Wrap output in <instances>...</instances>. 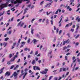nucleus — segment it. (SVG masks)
I'll return each mask as SVG.
<instances>
[{
  "instance_id": "1",
  "label": "nucleus",
  "mask_w": 80,
  "mask_h": 80,
  "mask_svg": "<svg viewBox=\"0 0 80 80\" xmlns=\"http://www.w3.org/2000/svg\"><path fill=\"white\" fill-rule=\"evenodd\" d=\"M13 75L14 78V79H17V76H18V72L17 73V72H14L13 73Z\"/></svg>"
},
{
  "instance_id": "2",
  "label": "nucleus",
  "mask_w": 80,
  "mask_h": 80,
  "mask_svg": "<svg viewBox=\"0 0 80 80\" xmlns=\"http://www.w3.org/2000/svg\"><path fill=\"white\" fill-rule=\"evenodd\" d=\"M48 69H45L44 70V71H42V72H40L42 74H46L47 72H48Z\"/></svg>"
},
{
  "instance_id": "3",
  "label": "nucleus",
  "mask_w": 80,
  "mask_h": 80,
  "mask_svg": "<svg viewBox=\"0 0 80 80\" xmlns=\"http://www.w3.org/2000/svg\"><path fill=\"white\" fill-rule=\"evenodd\" d=\"M1 6V8L0 9V10H2L3 8L5 7H7V5L5 4H2Z\"/></svg>"
},
{
  "instance_id": "4",
  "label": "nucleus",
  "mask_w": 80,
  "mask_h": 80,
  "mask_svg": "<svg viewBox=\"0 0 80 80\" xmlns=\"http://www.w3.org/2000/svg\"><path fill=\"white\" fill-rule=\"evenodd\" d=\"M23 25H24V23L22 22V21H21L18 24L17 26L18 27V26H20V25L21 27H22Z\"/></svg>"
},
{
  "instance_id": "5",
  "label": "nucleus",
  "mask_w": 80,
  "mask_h": 80,
  "mask_svg": "<svg viewBox=\"0 0 80 80\" xmlns=\"http://www.w3.org/2000/svg\"><path fill=\"white\" fill-rule=\"evenodd\" d=\"M36 68V70H40V68H39L38 66H33V69L34 70H36V69H35Z\"/></svg>"
},
{
  "instance_id": "6",
  "label": "nucleus",
  "mask_w": 80,
  "mask_h": 80,
  "mask_svg": "<svg viewBox=\"0 0 80 80\" xmlns=\"http://www.w3.org/2000/svg\"><path fill=\"white\" fill-rule=\"evenodd\" d=\"M35 36H36V37H38V38H39V39H41L40 36V35H39V34L37 33L36 34H35Z\"/></svg>"
},
{
  "instance_id": "7",
  "label": "nucleus",
  "mask_w": 80,
  "mask_h": 80,
  "mask_svg": "<svg viewBox=\"0 0 80 80\" xmlns=\"http://www.w3.org/2000/svg\"><path fill=\"white\" fill-rule=\"evenodd\" d=\"M27 10H28V8H26L24 9V12L23 15L27 13Z\"/></svg>"
},
{
  "instance_id": "8",
  "label": "nucleus",
  "mask_w": 80,
  "mask_h": 80,
  "mask_svg": "<svg viewBox=\"0 0 80 80\" xmlns=\"http://www.w3.org/2000/svg\"><path fill=\"white\" fill-rule=\"evenodd\" d=\"M62 18L60 19V21H59L58 23H59V27H61V25H62V24H61V22H62Z\"/></svg>"
},
{
  "instance_id": "9",
  "label": "nucleus",
  "mask_w": 80,
  "mask_h": 80,
  "mask_svg": "<svg viewBox=\"0 0 80 80\" xmlns=\"http://www.w3.org/2000/svg\"><path fill=\"white\" fill-rule=\"evenodd\" d=\"M32 64V65H35L36 63V61H35V60H33L31 62Z\"/></svg>"
},
{
  "instance_id": "10",
  "label": "nucleus",
  "mask_w": 80,
  "mask_h": 80,
  "mask_svg": "<svg viewBox=\"0 0 80 80\" xmlns=\"http://www.w3.org/2000/svg\"><path fill=\"white\" fill-rule=\"evenodd\" d=\"M32 41L33 42V43L34 45H35V43H37V40L35 39H34L32 40Z\"/></svg>"
},
{
  "instance_id": "11",
  "label": "nucleus",
  "mask_w": 80,
  "mask_h": 80,
  "mask_svg": "<svg viewBox=\"0 0 80 80\" xmlns=\"http://www.w3.org/2000/svg\"><path fill=\"white\" fill-rule=\"evenodd\" d=\"M5 68L3 67V68H1L0 70V74H1L3 73V70H4Z\"/></svg>"
},
{
  "instance_id": "12",
  "label": "nucleus",
  "mask_w": 80,
  "mask_h": 80,
  "mask_svg": "<svg viewBox=\"0 0 80 80\" xmlns=\"http://www.w3.org/2000/svg\"><path fill=\"white\" fill-rule=\"evenodd\" d=\"M7 75H8V76H9V75H10V73H9L8 72H7L5 73V76H7Z\"/></svg>"
},
{
  "instance_id": "13",
  "label": "nucleus",
  "mask_w": 80,
  "mask_h": 80,
  "mask_svg": "<svg viewBox=\"0 0 80 80\" xmlns=\"http://www.w3.org/2000/svg\"><path fill=\"white\" fill-rule=\"evenodd\" d=\"M80 25V24L78 23L76 25V27H77V28H76V30H78V28H79V25Z\"/></svg>"
},
{
  "instance_id": "14",
  "label": "nucleus",
  "mask_w": 80,
  "mask_h": 80,
  "mask_svg": "<svg viewBox=\"0 0 80 80\" xmlns=\"http://www.w3.org/2000/svg\"><path fill=\"white\" fill-rule=\"evenodd\" d=\"M51 5V3H49L47 5H46L45 6V7H50V5Z\"/></svg>"
},
{
  "instance_id": "15",
  "label": "nucleus",
  "mask_w": 80,
  "mask_h": 80,
  "mask_svg": "<svg viewBox=\"0 0 80 80\" xmlns=\"http://www.w3.org/2000/svg\"><path fill=\"white\" fill-rule=\"evenodd\" d=\"M68 21H69L68 18V17H67V19H65L64 20V22H68Z\"/></svg>"
},
{
  "instance_id": "16",
  "label": "nucleus",
  "mask_w": 80,
  "mask_h": 80,
  "mask_svg": "<svg viewBox=\"0 0 80 80\" xmlns=\"http://www.w3.org/2000/svg\"><path fill=\"white\" fill-rule=\"evenodd\" d=\"M33 31H34V29H32V28L31 32L32 35H33Z\"/></svg>"
},
{
  "instance_id": "17",
  "label": "nucleus",
  "mask_w": 80,
  "mask_h": 80,
  "mask_svg": "<svg viewBox=\"0 0 80 80\" xmlns=\"http://www.w3.org/2000/svg\"><path fill=\"white\" fill-rule=\"evenodd\" d=\"M53 42H56V37L54 38V39L52 40Z\"/></svg>"
},
{
  "instance_id": "18",
  "label": "nucleus",
  "mask_w": 80,
  "mask_h": 80,
  "mask_svg": "<svg viewBox=\"0 0 80 80\" xmlns=\"http://www.w3.org/2000/svg\"><path fill=\"white\" fill-rule=\"evenodd\" d=\"M27 72H25V74L23 76L22 79H24V78L25 77V76H26V75H27Z\"/></svg>"
},
{
  "instance_id": "19",
  "label": "nucleus",
  "mask_w": 80,
  "mask_h": 80,
  "mask_svg": "<svg viewBox=\"0 0 80 80\" xmlns=\"http://www.w3.org/2000/svg\"><path fill=\"white\" fill-rule=\"evenodd\" d=\"M7 33H8L9 35H10L11 33H12V31H9L8 32H7Z\"/></svg>"
},
{
  "instance_id": "20",
  "label": "nucleus",
  "mask_w": 80,
  "mask_h": 80,
  "mask_svg": "<svg viewBox=\"0 0 80 80\" xmlns=\"http://www.w3.org/2000/svg\"><path fill=\"white\" fill-rule=\"evenodd\" d=\"M27 42L28 43H30V38H28V40L27 41Z\"/></svg>"
},
{
  "instance_id": "21",
  "label": "nucleus",
  "mask_w": 80,
  "mask_h": 80,
  "mask_svg": "<svg viewBox=\"0 0 80 80\" xmlns=\"http://www.w3.org/2000/svg\"><path fill=\"white\" fill-rule=\"evenodd\" d=\"M15 67V66L14 65H12V66L11 67V68H10V69L11 70H12V69H13V68L14 67Z\"/></svg>"
},
{
  "instance_id": "22",
  "label": "nucleus",
  "mask_w": 80,
  "mask_h": 80,
  "mask_svg": "<svg viewBox=\"0 0 80 80\" xmlns=\"http://www.w3.org/2000/svg\"><path fill=\"white\" fill-rule=\"evenodd\" d=\"M80 36V35L79 34H78L75 38L76 39H77L79 37V36Z\"/></svg>"
},
{
  "instance_id": "23",
  "label": "nucleus",
  "mask_w": 80,
  "mask_h": 80,
  "mask_svg": "<svg viewBox=\"0 0 80 80\" xmlns=\"http://www.w3.org/2000/svg\"><path fill=\"white\" fill-rule=\"evenodd\" d=\"M46 1H49V2H50L51 3H53V1H52V0H46Z\"/></svg>"
},
{
  "instance_id": "24",
  "label": "nucleus",
  "mask_w": 80,
  "mask_h": 80,
  "mask_svg": "<svg viewBox=\"0 0 80 80\" xmlns=\"http://www.w3.org/2000/svg\"><path fill=\"white\" fill-rule=\"evenodd\" d=\"M35 20V18L32 19L31 20V23H33V21H34V20Z\"/></svg>"
},
{
  "instance_id": "25",
  "label": "nucleus",
  "mask_w": 80,
  "mask_h": 80,
  "mask_svg": "<svg viewBox=\"0 0 80 80\" xmlns=\"http://www.w3.org/2000/svg\"><path fill=\"white\" fill-rule=\"evenodd\" d=\"M59 10V9H58V10H57V11H56V12L55 13V14H58V10Z\"/></svg>"
},
{
  "instance_id": "26",
  "label": "nucleus",
  "mask_w": 80,
  "mask_h": 80,
  "mask_svg": "<svg viewBox=\"0 0 80 80\" xmlns=\"http://www.w3.org/2000/svg\"><path fill=\"white\" fill-rule=\"evenodd\" d=\"M52 78H53V76H51L50 77H49V78L48 80H51V79H52Z\"/></svg>"
},
{
  "instance_id": "27",
  "label": "nucleus",
  "mask_w": 80,
  "mask_h": 80,
  "mask_svg": "<svg viewBox=\"0 0 80 80\" xmlns=\"http://www.w3.org/2000/svg\"><path fill=\"white\" fill-rule=\"evenodd\" d=\"M46 23L47 24H48V23H49L48 19H46Z\"/></svg>"
},
{
  "instance_id": "28",
  "label": "nucleus",
  "mask_w": 80,
  "mask_h": 80,
  "mask_svg": "<svg viewBox=\"0 0 80 80\" xmlns=\"http://www.w3.org/2000/svg\"><path fill=\"white\" fill-rule=\"evenodd\" d=\"M20 41H21V39H19L18 44H20Z\"/></svg>"
},
{
  "instance_id": "29",
  "label": "nucleus",
  "mask_w": 80,
  "mask_h": 80,
  "mask_svg": "<svg viewBox=\"0 0 80 80\" xmlns=\"http://www.w3.org/2000/svg\"><path fill=\"white\" fill-rule=\"evenodd\" d=\"M9 39V38H5V41H7Z\"/></svg>"
},
{
  "instance_id": "30",
  "label": "nucleus",
  "mask_w": 80,
  "mask_h": 80,
  "mask_svg": "<svg viewBox=\"0 0 80 80\" xmlns=\"http://www.w3.org/2000/svg\"><path fill=\"white\" fill-rule=\"evenodd\" d=\"M62 71H63V72H65L66 71V68H63Z\"/></svg>"
},
{
  "instance_id": "31",
  "label": "nucleus",
  "mask_w": 80,
  "mask_h": 80,
  "mask_svg": "<svg viewBox=\"0 0 80 80\" xmlns=\"http://www.w3.org/2000/svg\"><path fill=\"white\" fill-rule=\"evenodd\" d=\"M54 80H58V78L57 77H55L54 78Z\"/></svg>"
},
{
  "instance_id": "32",
  "label": "nucleus",
  "mask_w": 80,
  "mask_h": 80,
  "mask_svg": "<svg viewBox=\"0 0 80 80\" xmlns=\"http://www.w3.org/2000/svg\"><path fill=\"white\" fill-rule=\"evenodd\" d=\"M34 7H35V6H34V5H32L31 6V8L32 9V8H34Z\"/></svg>"
},
{
  "instance_id": "33",
  "label": "nucleus",
  "mask_w": 80,
  "mask_h": 80,
  "mask_svg": "<svg viewBox=\"0 0 80 80\" xmlns=\"http://www.w3.org/2000/svg\"><path fill=\"white\" fill-rule=\"evenodd\" d=\"M25 42H21L22 44H23V45H25Z\"/></svg>"
},
{
  "instance_id": "34",
  "label": "nucleus",
  "mask_w": 80,
  "mask_h": 80,
  "mask_svg": "<svg viewBox=\"0 0 80 80\" xmlns=\"http://www.w3.org/2000/svg\"><path fill=\"white\" fill-rule=\"evenodd\" d=\"M4 47H6V46L7 45V43H5V42H4Z\"/></svg>"
},
{
  "instance_id": "35",
  "label": "nucleus",
  "mask_w": 80,
  "mask_h": 80,
  "mask_svg": "<svg viewBox=\"0 0 80 80\" xmlns=\"http://www.w3.org/2000/svg\"><path fill=\"white\" fill-rule=\"evenodd\" d=\"M7 64H8V65H10V61H8L7 62Z\"/></svg>"
},
{
  "instance_id": "36",
  "label": "nucleus",
  "mask_w": 80,
  "mask_h": 80,
  "mask_svg": "<svg viewBox=\"0 0 80 80\" xmlns=\"http://www.w3.org/2000/svg\"><path fill=\"white\" fill-rule=\"evenodd\" d=\"M44 2V1H42V2H41V3H40V5H42V4H43V2Z\"/></svg>"
},
{
  "instance_id": "37",
  "label": "nucleus",
  "mask_w": 80,
  "mask_h": 80,
  "mask_svg": "<svg viewBox=\"0 0 80 80\" xmlns=\"http://www.w3.org/2000/svg\"><path fill=\"white\" fill-rule=\"evenodd\" d=\"M52 51H51L50 52H48V54H49V55H51V54H52Z\"/></svg>"
},
{
  "instance_id": "38",
  "label": "nucleus",
  "mask_w": 80,
  "mask_h": 80,
  "mask_svg": "<svg viewBox=\"0 0 80 80\" xmlns=\"http://www.w3.org/2000/svg\"><path fill=\"white\" fill-rule=\"evenodd\" d=\"M27 7H29V8H30V7H31V4L27 5Z\"/></svg>"
},
{
  "instance_id": "39",
  "label": "nucleus",
  "mask_w": 80,
  "mask_h": 80,
  "mask_svg": "<svg viewBox=\"0 0 80 80\" xmlns=\"http://www.w3.org/2000/svg\"><path fill=\"white\" fill-rule=\"evenodd\" d=\"M16 43H17L16 42L13 43V45H12V46H15Z\"/></svg>"
},
{
  "instance_id": "40",
  "label": "nucleus",
  "mask_w": 80,
  "mask_h": 80,
  "mask_svg": "<svg viewBox=\"0 0 80 80\" xmlns=\"http://www.w3.org/2000/svg\"><path fill=\"white\" fill-rule=\"evenodd\" d=\"M12 54H10L9 58H12Z\"/></svg>"
},
{
  "instance_id": "41",
  "label": "nucleus",
  "mask_w": 80,
  "mask_h": 80,
  "mask_svg": "<svg viewBox=\"0 0 80 80\" xmlns=\"http://www.w3.org/2000/svg\"><path fill=\"white\" fill-rule=\"evenodd\" d=\"M24 50L25 51H27V50H28V48H24Z\"/></svg>"
},
{
  "instance_id": "42",
  "label": "nucleus",
  "mask_w": 80,
  "mask_h": 80,
  "mask_svg": "<svg viewBox=\"0 0 80 80\" xmlns=\"http://www.w3.org/2000/svg\"><path fill=\"white\" fill-rule=\"evenodd\" d=\"M71 32H73L74 31V29H71Z\"/></svg>"
},
{
  "instance_id": "43",
  "label": "nucleus",
  "mask_w": 80,
  "mask_h": 80,
  "mask_svg": "<svg viewBox=\"0 0 80 80\" xmlns=\"http://www.w3.org/2000/svg\"><path fill=\"white\" fill-rule=\"evenodd\" d=\"M42 47H43V46H42V45H41L40 46V50H42Z\"/></svg>"
},
{
  "instance_id": "44",
  "label": "nucleus",
  "mask_w": 80,
  "mask_h": 80,
  "mask_svg": "<svg viewBox=\"0 0 80 80\" xmlns=\"http://www.w3.org/2000/svg\"><path fill=\"white\" fill-rule=\"evenodd\" d=\"M13 18H14L13 17L12 18L11 20V22H13Z\"/></svg>"
},
{
  "instance_id": "45",
  "label": "nucleus",
  "mask_w": 80,
  "mask_h": 80,
  "mask_svg": "<svg viewBox=\"0 0 80 80\" xmlns=\"http://www.w3.org/2000/svg\"><path fill=\"white\" fill-rule=\"evenodd\" d=\"M62 33V30H60L59 32V35H60Z\"/></svg>"
},
{
  "instance_id": "46",
  "label": "nucleus",
  "mask_w": 80,
  "mask_h": 80,
  "mask_svg": "<svg viewBox=\"0 0 80 80\" xmlns=\"http://www.w3.org/2000/svg\"><path fill=\"white\" fill-rule=\"evenodd\" d=\"M28 70V69H25L24 70V71L25 72H27Z\"/></svg>"
},
{
  "instance_id": "47",
  "label": "nucleus",
  "mask_w": 80,
  "mask_h": 80,
  "mask_svg": "<svg viewBox=\"0 0 80 80\" xmlns=\"http://www.w3.org/2000/svg\"><path fill=\"white\" fill-rule=\"evenodd\" d=\"M68 26H69L68 24H67L66 25L65 27V28H66L67 27H68Z\"/></svg>"
},
{
  "instance_id": "48",
  "label": "nucleus",
  "mask_w": 80,
  "mask_h": 80,
  "mask_svg": "<svg viewBox=\"0 0 80 80\" xmlns=\"http://www.w3.org/2000/svg\"><path fill=\"white\" fill-rule=\"evenodd\" d=\"M17 63H19V62H20V59H19L18 61L17 62Z\"/></svg>"
},
{
  "instance_id": "49",
  "label": "nucleus",
  "mask_w": 80,
  "mask_h": 80,
  "mask_svg": "<svg viewBox=\"0 0 80 80\" xmlns=\"http://www.w3.org/2000/svg\"><path fill=\"white\" fill-rule=\"evenodd\" d=\"M24 45H23V44H21V45L20 46V48H22L23 47Z\"/></svg>"
},
{
  "instance_id": "50",
  "label": "nucleus",
  "mask_w": 80,
  "mask_h": 80,
  "mask_svg": "<svg viewBox=\"0 0 80 80\" xmlns=\"http://www.w3.org/2000/svg\"><path fill=\"white\" fill-rule=\"evenodd\" d=\"M78 62H79V64H80V60L79 59H77Z\"/></svg>"
},
{
  "instance_id": "51",
  "label": "nucleus",
  "mask_w": 80,
  "mask_h": 80,
  "mask_svg": "<svg viewBox=\"0 0 80 80\" xmlns=\"http://www.w3.org/2000/svg\"><path fill=\"white\" fill-rule=\"evenodd\" d=\"M62 78L61 77H60L59 78V79L58 80H61V79H62Z\"/></svg>"
},
{
  "instance_id": "52",
  "label": "nucleus",
  "mask_w": 80,
  "mask_h": 80,
  "mask_svg": "<svg viewBox=\"0 0 80 80\" xmlns=\"http://www.w3.org/2000/svg\"><path fill=\"white\" fill-rule=\"evenodd\" d=\"M35 54V55H37V54H38V51H36Z\"/></svg>"
},
{
  "instance_id": "53",
  "label": "nucleus",
  "mask_w": 80,
  "mask_h": 80,
  "mask_svg": "<svg viewBox=\"0 0 80 80\" xmlns=\"http://www.w3.org/2000/svg\"><path fill=\"white\" fill-rule=\"evenodd\" d=\"M68 25H70V26H71V25H72V22L68 23Z\"/></svg>"
},
{
  "instance_id": "54",
  "label": "nucleus",
  "mask_w": 80,
  "mask_h": 80,
  "mask_svg": "<svg viewBox=\"0 0 80 80\" xmlns=\"http://www.w3.org/2000/svg\"><path fill=\"white\" fill-rule=\"evenodd\" d=\"M65 60H68V59H67V56H65Z\"/></svg>"
},
{
  "instance_id": "55",
  "label": "nucleus",
  "mask_w": 80,
  "mask_h": 80,
  "mask_svg": "<svg viewBox=\"0 0 80 80\" xmlns=\"http://www.w3.org/2000/svg\"><path fill=\"white\" fill-rule=\"evenodd\" d=\"M30 54L32 55V54H33V51H31V52L30 53Z\"/></svg>"
},
{
  "instance_id": "56",
  "label": "nucleus",
  "mask_w": 80,
  "mask_h": 80,
  "mask_svg": "<svg viewBox=\"0 0 80 80\" xmlns=\"http://www.w3.org/2000/svg\"><path fill=\"white\" fill-rule=\"evenodd\" d=\"M3 17H2L0 19V21H2V20H3Z\"/></svg>"
},
{
  "instance_id": "57",
  "label": "nucleus",
  "mask_w": 80,
  "mask_h": 80,
  "mask_svg": "<svg viewBox=\"0 0 80 80\" xmlns=\"http://www.w3.org/2000/svg\"><path fill=\"white\" fill-rule=\"evenodd\" d=\"M75 62H76V59H75L74 60H73V62H72V63H75Z\"/></svg>"
},
{
  "instance_id": "58",
  "label": "nucleus",
  "mask_w": 80,
  "mask_h": 80,
  "mask_svg": "<svg viewBox=\"0 0 80 80\" xmlns=\"http://www.w3.org/2000/svg\"><path fill=\"white\" fill-rule=\"evenodd\" d=\"M75 33H78V30H76V31H75L74 32Z\"/></svg>"
},
{
  "instance_id": "59",
  "label": "nucleus",
  "mask_w": 80,
  "mask_h": 80,
  "mask_svg": "<svg viewBox=\"0 0 80 80\" xmlns=\"http://www.w3.org/2000/svg\"><path fill=\"white\" fill-rule=\"evenodd\" d=\"M70 2H73L74 0H70Z\"/></svg>"
},
{
  "instance_id": "60",
  "label": "nucleus",
  "mask_w": 80,
  "mask_h": 80,
  "mask_svg": "<svg viewBox=\"0 0 80 80\" xmlns=\"http://www.w3.org/2000/svg\"><path fill=\"white\" fill-rule=\"evenodd\" d=\"M79 18H79V16L78 17L76 18V20H78V19H79Z\"/></svg>"
},
{
  "instance_id": "61",
  "label": "nucleus",
  "mask_w": 80,
  "mask_h": 80,
  "mask_svg": "<svg viewBox=\"0 0 80 80\" xmlns=\"http://www.w3.org/2000/svg\"><path fill=\"white\" fill-rule=\"evenodd\" d=\"M17 68H16V67H15L14 68H13V70H17Z\"/></svg>"
},
{
  "instance_id": "62",
  "label": "nucleus",
  "mask_w": 80,
  "mask_h": 80,
  "mask_svg": "<svg viewBox=\"0 0 80 80\" xmlns=\"http://www.w3.org/2000/svg\"><path fill=\"white\" fill-rule=\"evenodd\" d=\"M51 25H53V21L52 20L51 21Z\"/></svg>"
},
{
  "instance_id": "63",
  "label": "nucleus",
  "mask_w": 80,
  "mask_h": 80,
  "mask_svg": "<svg viewBox=\"0 0 80 80\" xmlns=\"http://www.w3.org/2000/svg\"><path fill=\"white\" fill-rule=\"evenodd\" d=\"M70 53L69 52H68L66 54V55L68 56V55H70Z\"/></svg>"
},
{
  "instance_id": "64",
  "label": "nucleus",
  "mask_w": 80,
  "mask_h": 80,
  "mask_svg": "<svg viewBox=\"0 0 80 80\" xmlns=\"http://www.w3.org/2000/svg\"><path fill=\"white\" fill-rule=\"evenodd\" d=\"M4 60H5V58H3V59L2 60V62H3Z\"/></svg>"
}]
</instances>
